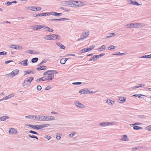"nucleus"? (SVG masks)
I'll use <instances>...</instances> for the list:
<instances>
[{"label":"nucleus","instance_id":"nucleus-22","mask_svg":"<svg viewBox=\"0 0 151 151\" xmlns=\"http://www.w3.org/2000/svg\"><path fill=\"white\" fill-rule=\"evenodd\" d=\"M126 100V98L123 97H120L118 100V102L120 103H122L124 102Z\"/></svg>","mask_w":151,"mask_h":151},{"label":"nucleus","instance_id":"nucleus-7","mask_svg":"<svg viewBox=\"0 0 151 151\" xmlns=\"http://www.w3.org/2000/svg\"><path fill=\"white\" fill-rule=\"evenodd\" d=\"M9 47L11 48L17 50L22 49L23 48L22 47L14 44H12L11 45L9 46Z\"/></svg>","mask_w":151,"mask_h":151},{"label":"nucleus","instance_id":"nucleus-29","mask_svg":"<svg viewBox=\"0 0 151 151\" xmlns=\"http://www.w3.org/2000/svg\"><path fill=\"white\" fill-rule=\"evenodd\" d=\"M35 71H31L30 70L29 71H24V75L30 73L34 74L35 73Z\"/></svg>","mask_w":151,"mask_h":151},{"label":"nucleus","instance_id":"nucleus-48","mask_svg":"<svg viewBox=\"0 0 151 151\" xmlns=\"http://www.w3.org/2000/svg\"><path fill=\"white\" fill-rule=\"evenodd\" d=\"M142 147L140 146H139L137 147H135L133 148L132 149V150H139V149H140L142 148Z\"/></svg>","mask_w":151,"mask_h":151},{"label":"nucleus","instance_id":"nucleus-23","mask_svg":"<svg viewBox=\"0 0 151 151\" xmlns=\"http://www.w3.org/2000/svg\"><path fill=\"white\" fill-rule=\"evenodd\" d=\"M106 103L108 104L109 105L113 106L114 104V101L110 100V99H108L106 101Z\"/></svg>","mask_w":151,"mask_h":151},{"label":"nucleus","instance_id":"nucleus-63","mask_svg":"<svg viewBox=\"0 0 151 151\" xmlns=\"http://www.w3.org/2000/svg\"><path fill=\"white\" fill-rule=\"evenodd\" d=\"M12 2L8 1L6 2V5L7 6H10L12 4Z\"/></svg>","mask_w":151,"mask_h":151},{"label":"nucleus","instance_id":"nucleus-61","mask_svg":"<svg viewBox=\"0 0 151 151\" xmlns=\"http://www.w3.org/2000/svg\"><path fill=\"white\" fill-rule=\"evenodd\" d=\"M37 89L38 91H40L42 89V87L40 85H38L37 87Z\"/></svg>","mask_w":151,"mask_h":151},{"label":"nucleus","instance_id":"nucleus-56","mask_svg":"<svg viewBox=\"0 0 151 151\" xmlns=\"http://www.w3.org/2000/svg\"><path fill=\"white\" fill-rule=\"evenodd\" d=\"M105 55V54L104 53H102V54H101L99 55H97V58H100L101 57L104 55Z\"/></svg>","mask_w":151,"mask_h":151},{"label":"nucleus","instance_id":"nucleus-2","mask_svg":"<svg viewBox=\"0 0 151 151\" xmlns=\"http://www.w3.org/2000/svg\"><path fill=\"white\" fill-rule=\"evenodd\" d=\"M19 72V70H13V71L11 73L9 74H6V75H9L10 76L12 77H13L14 76L17 74H18Z\"/></svg>","mask_w":151,"mask_h":151},{"label":"nucleus","instance_id":"nucleus-38","mask_svg":"<svg viewBox=\"0 0 151 151\" xmlns=\"http://www.w3.org/2000/svg\"><path fill=\"white\" fill-rule=\"evenodd\" d=\"M45 76H44V77H42L41 78H40L37 79L36 80V81L37 82V81H45Z\"/></svg>","mask_w":151,"mask_h":151},{"label":"nucleus","instance_id":"nucleus-16","mask_svg":"<svg viewBox=\"0 0 151 151\" xmlns=\"http://www.w3.org/2000/svg\"><path fill=\"white\" fill-rule=\"evenodd\" d=\"M135 28H142L145 26L144 24L140 23H135Z\"/></svg>","mask_w":151,"mask_h":151},{"label":"nucleus","instance_id":"nucleus-25","mask_svg":"<svg viewBox=\"0 0 151 151\" xmlns=\"http://www.w3.org/2000/svg\"><path fill=\"white\" fill-rule=\"evenodd\" d=\"M9 117L7 116H4L1 117H0V121H4L6 119H9Z\"/></svg>","mask_w":151,"mask_h":151},{"label":"nucleus","instance_id":"nucleus-52","mask_svg":"<svg viewBox=\"0 0 151 151\" xmlns=\"http://www.w3.org/2000/svg\"><path fill=\"white\" fill-rule=\"evenodd\" d=\"M29 132L30 133H32V134H37V135H38V134L37 132H35V131H32V130L29 131Z\"/></svg>","mask_w":151,"mask_h":151},{"label":"nucleus","instance_id":"nucleus-41","mask_svg":"<svg viewBox=\"0 0 151 151\" xmlns=\"http://www.w3.org/2000/svg\"><path fill=\"white\" fill-rule=\"evenodd\" d=\"M65 58H62L61 59H60V63L61 64H65Z\"/></svg>","mask_w":151,"mask_h":151},{"label":"nucleus","instance_id":"nucleus-4","mask_svg":"<svg viewBox=\"0 0 151 151\" xmlns=\"http://www.w3.org/2000/svg\"><path fill=\"white\" fill-rule=\"evenodd\" d=\"M95 47L94 45H92L91 47L89 48H84L82 49L80 51V52L84 53L86 52L89 51H90L92 50Z\"/></svg>","mask_w":151,"mask_h":151},{"label":"nucleus","instance_id":"nucleus-53","mask_svg":"<svg viewBox=\"0 0 151 151\" xmlns=\"http://www.w3.org/2000/svg\"><path fill=\"white\" fill-rule=\"evenodd\" d=\"M127 2L129 4H133V1L132 0H127Z\"/></svg>","mask_w":151,"mask_h":151},{"label":"nucleus","instance_id":"nucleus-6","mask_svg":"<svg viewBox=\"0 0 151 151\" xmlns=\"http://www.w3.org/2000/svg\"><path fill=\"white\" fill-rule=\"evenodd\" d=\"M74 104L77 107L81 108H83L85 107L84 105L80 103L78 101H76L74 102Z\"/></svg>","mask_w":151,"mask_h":151},{"label":"nucleus","instance_id":"nucleus-14","mask_svg":"<svg viewBox=\"0 0 151 151\" xmlns=\"http://www.w3.org/2000/svg\"><path fill=\"white\" fill-rule=\"evenodd\" d=\"M9 133L10 134H16L17 133V130L14 128H10L9 132Z\"/></svg>","mask_w":151,"mask_h":151},{"label":"nucleus","instance_id":"nucleus-49","mask_svg":"<svg viewBox=\"0 0 151 151\" xmlns=\"http://www.w3.org/2000/svg\"><path fill=\"white\" fill-rule=\"evenodd\" d=\"M108 50H113L115 48V47L113 45L110 46L108 47Z\"/></svg>","mask_w":151,"mask_h":151},{"label":"nucleus","instance_id":"nucleus-36","mask_svg":"<svg viewBox=\"0 0 151 151\" xmlns=\"http://www.w3.org/2000/svg\"><path fill=\"white\" fill-rule=\"evenodd\" d=\"M45 25H37L35 29L36 30H38L41 29L42 28H44Z\"/></svg>","mask_w":151,"mask_h":151},{"label":"nucleus","instance_id":"nucleus-39","mask_svg":"<svg viewBox=\"0 0 151 151\" xmlns=\"http://www.w3.org/2000/svg\"><path fill=\"white\" fill-rule=\"evenodd\" d=\"M125 53H121L120 52H118L115 54H113V55H116L119 56H122L125 55Z\"/></svg>","mask_w":151,"mask_h":151},{"label":"nucleus","instance_id":"nucleus-21","mask_svg":"<svg viewBox=\"0 0 151 151\" xmlns=\"http://www.w3.org/2000/svg\"><path fill=\"white\" fill-rule=\"evenodd\" d=\"M121 141H127L129 140V138L127 135H124L122 136V138L120 139Z\"/></svg>","mask_w":151,"mask_h":151},{"label":"nucleus","instance_id":"nucleus-26","mask_svg":"<svg viewBox=\"0 0 151 151\" xmlns=\"http://www.w3.org/2000/svg\"><path fill=\"white\" fill-rule=\"evenodd\" d=\"M25 118H26L29 119H35L36 118V116L35 115H29L25 116Z\"/></svg>","mask_w":151,"mask_h":151},{"label":"nucleus","instance_id":"nucleus-55","mask_svg":"<svg viewBox=\"0 0 151 151\" xmlns=\"http://www.w3.org/2000/svg\"><path fill=\"white\" fill-rule=\"evenodd\" d=\"M76 133L75 132H73L72 133L69 134V136L70 137H73L76 134Z\"/></svg>","mask_w":151,"mask_h":151},{"label":"nucleus","instance_id":"nucleus-12","mask_svg":"<svg viewBox=\"0 0 151 151\" xmlns=\"http://www.w3.org/2000/svg\"><path fill=\"white\" fill-rule=\"evenodd\" d=\"M45 121H52L55 120V117L53 116H45Z\"/></svg>","mask_w":151,"mask_h":151},{"label":"nucleus","instance_id":"nucleus-27","mask_svg":"<svg viewBox=\"0 0 151 151\" xmlns=\"http://www.w3.org/2000/svg\"><path fill=\"white\" fill-rule=\"evenodd\" d=\"M109 123L108 122H103L99 124V125L103 127L109 126Z\"/></svg>","mask_w":151,"mask_h":151},{"label":"nucleus","instance_id":"nucleus-8","mask_svg":"<svg viewBox=\"0 0 151 151\" xmlns=\"http://www.w3.org/2000/svg\"><path fill=\"white\" fill-rule=\"evenodd\" d=\"M45 116H36V118L38 121H45Z\"/></svg>","mask_w":151,"mask_h":151},{"label":"nucleus","instance_id":"nucleus-34","mask_svg":"<svg viewBox=\"0 0 151 151\" xmlns=\"http://www.w3.org/2000/svg\"><path fill=\"white\" fill-rule=\"evenodd\" d=\"M141 96H144V95H143L142 94H134V95H133L132 96V97L134 96V97H137L139 98H142V99L144 98H143L142 97H141Z\"/></svg>","mask_w":151,"mask_h":151},{"label":"nucleus","instance_id":"nucleus-20","mask_svg":"<svg viewBox=\"0 0 151 151\" xmlns=\"http://www.w3.org/2000/svg\"><path fill=\"white\" fill-rule=\"evenodd\" d=\"M70 19L66 18H60V19H50V20L51 21H64L66 20H69Z\"/></svg>","mask_w":151,"mask_h":151},{"label":"nucleus","instance_id":"nucleus-37","mask_svg":"<svg viewBox=\"0 0 151 151\" xmlns=\"http://www.w3.org/2000/svg\"><path fill=\"white\" fill-rule=\"evenodd\" d=\"M133 129L135 130L142 129V128L137 126H134L133 127Z\"/></svg>","mask_w":151,"mask_h":151},{"label":"nucleus","instance_id":"nucleus-1","mask_svg":"<svg viewBox=\"0 0 151 151\" xmlns=\"http://www.w3.org/2000/svg\"><path fill=\"white\" fill-rule=\"evenodd\" d=\"M89 35V31L86 32L82 33V35L81 36V37L78 39L77 41H80L81 40H83L85 39Z\"/></svg>","mask_w":151,"mask_h":151},{"label":"nucleus","instance_id":"nucleus-28","mask_svg":"<svg viewBox=\"0 0 151 151\" xmlns=\"http://www.w3.org/2000/svg\"><path fill=\"white\" fill-rule=\"evenodd\" d=\"M46 68L47 67L46 66L44 65H42L37 68V70H42L46 69Z\"/></svg>","mask_w":151,"mask_h":151},{"label":"nucleus","instance_id":"nucleus-13","mask_svg":"<svg viewBox=\"0 0 151 151\" xmlns=\"http://www.w3.org/2000/svg\"><path fill=\"white\" fill-rule=\"evenodd\" d=\"M54 75H47V76H45V80H52L54 78Z\"/></svg>","mask_w":151,"mask_h":151},{"label":"nucleus","instance_id":"nucleus-19","mask_svg":"<svg viewBox=\"0 0 151 151\" xmlns=\"http://www.w3.org/2000/svg\"><path fill=\"white\" fill-rule=\"evenodd\" d=\"M28 61V60L27 59H25L20 62L19 64L24 66H27V62Z\"/></svg>","mask_w":151,"mask_h":151},{"label":"nucleus","instance_id":"nucleus-47","mask_svg":"<svg viewBox=\"0 0 151 151\" xmlns=\"http://www.w3.org/2000/svg\"><path fill=\"white\" fill-rule=\"evenodd\" d=\"M61 136V135L60 134H57L56 135V138L58 140H59L60 139Z\"/></svg>","mask_w":151,"mask_h":151},{"label":"nucleus","instance_id":"nucleus-58","mask_svg":"<svg viewBox=\"0 0 151 151\" xmlns=\"http://www.w3.org/2000/svg\"><path fill=\"white\" fill-rule=\"evenodd\" d=\"M54 15H55L54 16H61L62 15V13H58L55 12V14Z\"/></svg>","mask_w":151,"mask_h":151},{"label":"nucleus","instance_id":"nucleus-10","mask_svg":"<svg viewBox=\"0 0 151 151\" xmlns=\"http://www.w3.org/2000/svg\"><path fill=\"white\" fill-rule=\"evenodd\" d=\"M59 35L56 34H52L50 35V40H54L56 39H58Z\"/></svg>","mask_w":151,"mask_h":151},{"label":"nucleus","instance_id":"nucleus-60","mask_svg":"<svg viewBox=\"0 0 151 151\" xmlns=\"http://www.w3.org/2000/svg\"><path fill=\"white\" fill-rule=\"evenodd\" d=\"M82 84V83L81 82H74L73 83V84L74 85H81Z\"/></svg>","mask_w":151,"mask_h":151},{"label":"nucleus","instance_id":"nucleus-30","mask_svg":"<svg viewBox=\"0 0 151 151\" xmlns=\"http://www.w3.org/2000/svg\"><path fill=\"white\" fill-rule=\"evenodd\" d=\"M62 4L65 6H69V1H63L62 2Z\"/></svg>","mask_w":151,"mask_h":151},{"label":"nucleus","instance_id":"nucleus-17","mask_svg":"<svg viewBox=\"0 0 151 151\" xmlns=\"http://www.w3.org/2000/svg\"><path fill=\"white\" fill-rule=\"evenodd\" d=\"M44 29L45 30V31L47 32H52L53 31V29H50L49 27L45 26H44Z\"/></svg>","mask_w":151,"mask_h":151},{"label":"nucleus","instance_id":"nucleus-64","mask_svg":"<svg viewBox=\"0 0 151 151\" xmlns=\"http://www.w3.org/2000/svg\"><path fill=\"white\" fill-rule=\"evenodd\" d=\"M45 138L48 140H49L51 138V137L49 135H46L45 137Z\"/></svg>","mask_w":151,"mask_h":151},{"label":"nucleus","instance_id":"nucleus-33","mask_svg":"<svg viewBox=\"0 0 151 151\" xmlns=\"http://www.w3.org/2000/svg\"><path fill=\"white\" fill-rule=\"evenodd\" d=\"M106 48V46L104 45H103L100 48H99V49L100 50H99V51H104L105 50Z\"/></svg>","mask_w":151,"mask_h":151},{"label":"nucleus","instance_id":"nucleus-18","mask_svg":"<svg viewBox=\"0 0 151 151\" xmlns=\"http://www.w3.org/2000/svg\"><path fill=\"white\" fill-rule=\"evenodd\" d=\"M27 52L31 54H38L40 52H38L36 51L35 50H27Z\"/></svg>","mask_w":151,"mask_h":151},{"label":"nucleus","instance_id":"nucleus-15","mask_svg":"<svg viewBox=\"0 0 151 151\" xmlns=\"http://www.w3.org/2000/svg\"><path fill=\"white\" fill-rule=\"evenodd\" d=\"M31 10L34 11H38L40 10L42 8L40 7L32 6Z\"/></svg>","mask_w":151,"mask_h":151},{"label":"nucleus","instance_id":"nucleus-44","mask_svg":"<svg viewBox=\"0 0 151 151\" xmlns=\"http://www.w3.org/2000/svg\"><path fill=\"white\" fill-rule=\"evenodd\" d=\"M50 35H46L43 37V38L46 40H50Z\"/></svg>","mask_w":151,"mask_h":151},{"label":"nucleus","instance_id":"nucleus-9","mask_svg":"<svg viewBox=\"0 0 151 151\" xmlns=\"http://www.w3.org/2000/svg\"><path fill=\"white\" fill-rule=\"evenodd\" d=\"M135 23H130L127 24L124 26L125 27L128 28H135Z\"/></svg>","mask_w":151,"mask_h":151},{"label":"nucleus","instance_id":"nucleus-50","mask_svg":"<svg viewBox=\"0 0 151 151\" xmlns=\"http://www.w3.org/2000/svg\"><path fill=\"white\" fill-rule=\"evenodd\" d=\"M29 137H30V138H35V139H38V138L36 136H35L34 135H29Z\"/></svg>","mask_w":151,"mask_h":151},{"label":"nucleus","instance_id":"nucleus-31","mask_svg":"<svg viewBox=\"0 0 151 151\" xmlns=\"http://www.w3.org/2000/svg\"><path fill=\"white\" fill-rule=\"evenodd\" d=\"M56 44V45L58 46H59L61 49H65V47L62 44L59 42H57Z\"/></svg>","mask_w":151,"mask_h":151},{"label":"nucleus","instance_id":"nucleus-57","mask_svg":"<svg viewBox=\"0 0 151 151\" xmlns=\"http://www.w3.org/2000/svg\"><path fill=\"white\" fill-rule=\"evenodd\" d=\"M7 54V52L5 51H3L1 52H0V55H6Z\"/></svg>","mask_w":151,"mask_h":151},{"label":"nucleus","instance_id":"nucleus-5","mask_svg":"<svg viewBox=\"0 0 151 151\" xmlns=\"http://www.w3.org/2000/svg\"><path fill=\"white\" fill-rule=\"evenodd\" d=\"M69 6H70L72 7H80V5H78L75 3L74 1H69Z\"/></svg>","mask_w":151,"mask_h":151},{"label":"nucleus","instance_id":"nucleus-32","mask_svg":"<svg viewBox=\"0 0 151 151\" xmlns=\"http://www.w3.org/2000/svg\"><path fill=\"white\" fill-rule=\"evenodd\" d=\"M97 55H94L91 58H90L89 60V61H95L97 60Z\"/></svg>","mask_w":151,"mask_h":151},{"label":"nucleus","instance_id":"nucleus-40","mask_svg":"<svg viewBox=\"0 0 151 151\" xmlns=\"http://www.w3.org/2000/svg\"><path fill=\"white\" fill-rule=\"evenodd\" d=\"M38 59L37 58H33L31 60V61L33 63H35L37 62L38 60Z\"/></svg>","mask_w":151,"mask_h":151},{"label":"nucleus","instance_id":"nucleus-54","mask_svg":"<svg viewBox=\"0 0 151 151\" xmlns=\"http://www.w3.org/2000/svg\"><path fill=\"white\" fill-rule=\"evenodd\" d=\"M132 5L135 6H139L140 5V4L138 3V2L137 1H133Z\"/></svg>","mask_w":151,"mask_h":151},{"label":"nucleus","instance_id":"nucleus-59","mask_svg":"<svg viewBox=\"0 0 151 151\" xmlns=\"http://www.w3.org/2000/svg\"><path fill=\"white\" fill-rule=\"evenodd\" d=\"M38 127V130L39 129H42V128H43V124L40 125H37Z\"/></svg>","mask_w":151,"mask_h":151},{"label":"nucleus","instance_id":"nucleus-43","mask_svg":"<svg viewBox=\"0 0 151 151\" xmlns=\"http://www.w3.org/2000/svg\"><path fill=\"white\" fill-rule=\"evenodd\" d=\"M55 12L52 11L49 12H47V16H48L50 15H52L53 16H55Z\"/></svg>","mask_w":151,"mask_h":151},{"label":"nucleus","instance_id":"nucleus-3","mask_svg":"<svg viewBox=\"0 0 151 151\" xmlns=\"http://www.w3.org/2000/svg\"><path fill=\"white\" fill-rule=\"evenodd\" d=\"M31 82L29 78H27L24 80L22 83V86L24 87L25 86H28L30 84Z\"/></svg>","mask_w":151,"mask_h":151},{"label":"nucleus","instance_id":"nucleus-11","mask_svg":"<svg viewBox=\"0 0 151 151\" xmlns=\"http://www.w3.org/2000/svg\"><path fill=\"white\" fill-rule=\"evenodd\" d=\"M88 89L87 88H84L80 90L79 91V93L81 94H88Z\"/></svg>","mask_w":151,"mask_h":151},{"label":"nucleus","instance_id":"nucleus-35","mask_svg":"<svg viewBox=\"0 0 151 151\" xmlns=\"http://www.w3.org/2000/svg\"><path fill=\"white\" fill-rule=\"evenodd\" d=\"M47 12L37 14V16H47Z\"/></svg>","mask_w":151,"mask_h":151},{"label":"nucleus","instance_id":"nucleus-45","mask_svg":"<svg viewBox=\"0 0 151 151\" xmlns=\"http://www.w3.org/2000/svg\"><path fill=\"white\" fill-rule=\"evenodd\" d=\"M140 58H151V54L150 55H144V56H143Z\"/></svg>","mask_w":151,"mask_h":151},{"label":"nucleus","instance_id":"nucleus-42","mask_svg":"<svg viewBox=\"0 0 151 151\" xmlns=\"http://www.w3.org/2000/svg\"><path fill=\"white\" fill-rule=\"evenodd\" d=\"M79 3L80 4H78V5H80L81 6H84L86 4V2H83L82 1H79Z\"/></svg>","mask_w":151,"mask_h":151},{"label":"nucleus","instance_id":"nucleus-24","mask_svg":"<svg viewBox=\"0 0 151 151\" xmlns=\"http://www.w3.org/2000/svg\"><path fill=\"white\" fill-rule=\"evenodd\" d=\"M116 35V34L114 33H111L107 35V36L105 37V39L109 38L111 37L114 36Z\"/></svg>","mask_w":151,"mask_h":151},{"label":"nucleus","instance_id":"nucleus-46","mask_svg":"<svg viewBox=\"0 0 151 151\" xmlns=\"http://www.w3.org/2000/svg\"><path fill=\"white\" fill-rule=\"evenodd\" d=\"M47 74L50 75H54V74H53V70H49L47 71Z\"/></svg>","mask_w":151,"mask_h":151},{"label":"nucleus","instance_id":"nucleus-62","mask_svg":"<svg viewBox=\"0 0 151 151\" xmlns=\"http://www.w3.org/2000/svg\"><path fill=\"white\" fill-rule=\"evenodd\" d=\"M146 129L147 130H148L151 132V125H150L149 126L147 127H146Z\"/></svg>","mask_w":151,"mask_h":151},{"label":"nucleus","instance_id":"nucleus-51","mask_svg":"<svg viewBox=\"0 0 151 151\" xmlns=\"http://www.w3.org/2000/svg\"><path fill=\"white\" fill-rule=\"evenodd\" d=\"M31 127L33 128V129H36L37 130H38V127H37V125H32L31 126Z\"/></svg>","mask_w":151,"mask_h":151}]
</instances>
